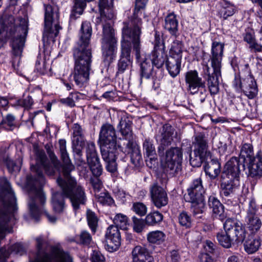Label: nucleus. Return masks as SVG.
Here are the masks:
<instances>
[{"label": "nucleus", "mask_w": 262, "mask_h": 262, "mask_svg": "<svg viewBox=\"0 0 262 262\" xmlns=\"http://www.w3.org/2000/svg\"><path fill=\"white\" fill-rule=\"evenodd\" d=\"M169 54L172 59H180V44L179 40H176L173 41Z\"/></svg>", "instance_id": "56"}, {"label": "nucleus", "mask_w": 262, "mask_h": 262, "mask_svg": "<svg viewBox=\"0 0 262 262\" xmlns=\"http://www.w3.org/2000/svg\"><path fill=\"white\" fill-rule=\"evenodd\" d=\"M37 252L34 260L30 262H73L72 257L63 250L56 247L52 248L49 253L42 248L41 237L36 238Z\"/></svg>", "instance_id": "7"}, {"label": "nucleus", "mask_w": 262, "mask_h": 262, "mask_svg": "<svg viewBox=\"0 0 262 262\" xmlns=\"http://www.w3.org/2000/svg\"><path fill=\"white\" fill-rule=\"evenodd\" d=\"M44 32L43 36H47V33H52V26L54 25L55 29V36L58 35L59 30L61 27L59 24V13L57 6L50 5H44Z\"/></svg>", "instance_id": "9"}, {"label": "nucleus", "mask_w": 262, "mask_h": 262, "mask_svg": "<svg viewBox=\"0 0 262 262\" xmlns=\"http://www.w3.org/2000/svg\"><path fill=\"white\" fill-rule=\"evenodd\" d=\"M143 149L147 157H150L156 154L155 147L149 139H146L143 144Z\"/></svg>", "instance_id": "59"}, {"label": "nucleus", "mask_w": 262, "mask_h": 262, "mask_svg": "<svg viewBox=\"0 0 262 262\" xmlns=\"http://www.w3.org/2000/svg\"><path fill=\"white\" fill-rule=\"evenodd\" d=\"M260 245L259 239L250 238L244 244L245 251L249 254H252L257 251Z\"/></svg>", "instance_id": "48"}, {"label": "nucleus", "mask_w": 262, "mask_h": 262, "mask_svg": "<svg viewBox=\"0 0 262 262\" xmlns=\"http://www.w3.org/2000/svg\"><path fill=\"white\" fill-rule=\"evenodd\" d=\"M105 257L102 253L98 250H93L91 254L90 260L91 262H105Z\"/></svg>", "instance_id": "64"}, {"label": "nucleus", "mask_w": 262, "mask_h": 262, "mask_svg": "<svg viewBox=\"0 0 262 262\" xmlns=\"http://www.w3.org/2000/svg\"><path fill=\"white\" fill-rule=\"evenodd\" d=\"M116 132L114 126L110 124H103L99 133V140L101 143V151L111 150H120L125 153L123 147L117 144L116 141Z\"/></svg>", "instance_id": "8"}, {"label": "nucleus", "mask_w": 262, "mask_h": 262, "mask_svg": "<svg viewBox=\"0 0 262 262\" xmlns=\"http://www.w3.org/2000/svg\"><path fill=\"white\" fill-rule=\"evenodd\" d=\"M205 190L202 184V179L199 177L194 179L191 184L190 186L187 189V194L184 195H188L191 198L200 196L203 195Z\"/></svg>", "instance_id": "34"}, {"label": "nucleus", "mask_w": 262, "mask_h": 262, "mask_svg": "<svg viewBox=\"0 0 262 262\" xmlns=\"http://www.w3.org/2000/svg\"><path fill=\"white\" fill-rule=\"evenodd\" d=\"M35 70L41 74H45L50 70V64L47 63L45 59L37 57L35 63Z\"/></svg>", "instance_id": "51"}, {"label": "nucleus", "mask_w": 262, "mask_h": 262, "mask_svg": "<svg viewBox=\"0 0 262 262\" xmlns=\"http://www.w3.org/2000/svg\"><path fill=\"white\" fill-rule=\"evenodd\" d=\"M92 31L90 22L82 23L79 39L73 49L74 66L70 76L79 88L86 87L90 80L92 71V52L90 46Z\"/></svg>", "instance_id": "2"}, {"label": "nucleus", "mask_w": 262, "mask_h": 262, "mask_svg": "<svg viewBox=\"0 0 262 262\" xmlns=\"http://www.w3.org/2000/svg\"><path fill=\"white\" fill-rule=\"evenodd\" d=\"M73 137L72 143L73 145L84 146L85 145V138L84 130L82 126L78 123H76L72 127Z\"/></svg>", "instance_id": "35"}, {"label": "nucleus", "mask_w": 262, "mask_h": 262, "mask_svg": "<svg viewBox=\"0 0 262 262\" xmlns=\"http://www.w3.org/2000/svg\"><path fill=\"white\" fill-rule=\"evenodd\" d=\"M165 236L164 232L156 230L149 232L147 235V238L150 243L160 244L164 241Z\"/></svg>", "instance_id": "45"}, {"label": "nucleus", "mask_w": 262, "mask_h": 262, "mask_svg": "<svg viewBox=\"0 0 262 262\" xmlns=\"http://www.w3.org/2000/svg\"><path fill=\"white\" fill-rule=\"evenodd\" d=\"M103 62L109 66L116 59L117 53V43H101Z\"/></svg>", "instance_id": "21"}, {"label": "nucleus", "mask_w": 262, "mask_h": 262, "mask_svg": "<svg viewBox=\"0 0 262 262\" xmlns=\"http://www.w3.org/2000/svg\"><path fill=\"white\" fill-rule=\"evenodd\" d=\"M73 241H75L77 244L88 246L92 243V238L88 231H83L79 235H77L76 239H73Z\"/></svg>", "instance_id": "54"}, {"label": "nucleus", "mask_w": 262, "mask_h": 262, "mask_svg": "<svg viewBox=\"0 0 262 262\" xmlns=\"http://www.w3.org/2000/svg\"><path fill=\"white\" fill-rule=\"evenodd\" d=\"M121 150H111L108 151H101L103 160L106 162V169L107 171L115 173L117 170V165L116 162L117 155Z\"/></svg>", "instance_id": "26"}, {"label": "nucleus", "mask_w": 262, "mask_h": 262, "mask_svg": "<svg viewBox=\"0 0 262 262\" xmlns=\"http://www.w3.org/2000/svg\"><path fill=\"white\" fill-rule=\"evenodd\" d=\"M14 253L16 254H18L19 255H23L25 250L24 248L22 246L21 244L19 243H16L13 245H12L9 249L8 251H7L4 248H2L0 249V258H8L9 256V253Z\"/></svg>", "instance_id": "41"}, {"label": "nucleus", "mask_w": 262, "mask_h": 262, "mask_svg": "<svg viewBox=\"0 0 262 262\" xmlns=\"http://www.w3.org/2000/svg\"><path fill=\"white\" fill-rule=\"evenodd\" d=\"M257 211L258 208L255 201L250 200L247 210L246 221L249 229L253 232L258 230L261 226V222L258 216Z\"/></svg>", "instance_id": "16"}, {"label": "nucleus", "mask_w": 262, "mask_h": 262, "mask_svg": "<svg viewBox=\"0 0 262 262\" xmlns=\"http://www.w3.org/2000/svg\"><path fill=\"white\" fill-rule=\"evenodd\" d=\"M208 205L212 210V215L220 220L223 221L226 218L225 213L224 207L220 201L214 195H210L208 198Z\"/></svg>", "instance_id": "23"}, {"label": "nucleus", "mask_w": 262, "mask_h": 262, "mask_svg": "<svg viewBox=\"0 0 262 262\" xmlns=\"http://www.w3.org/2000/svg\"><path fill=\"white\" fill-rule=\"evenodd\" d=\"M208 205L212 210V215L220 220L223 221L226 218L225 213L224 207L220 201L214 195H210L208 198Z\"/></svg>", "instance_id": "25"}, {"label": "nucleus", "mask_w": 262, "mask_h": 262, "mask_svg": "<svg viewBox=\"0 0 262 262\" xmlns=\"http://www.w3.org/2000/svg\"><path fill=\"white\" fill-rule=\"evenodd\" d=\"M140 21H137L135 27L129 26V23H123L122 39L121 40V53L117 67V73H123L128 67L132 65L130 57L132 46L135 53L137 61L141 58V35L142 29L140 28Z\"/></svg>", "instance_id": "4"}, {"label": "nucleus", "mask_w": 262, "mask_h": 262, "mask_svg": "<svg viewBox=\"0 0 262 262\" xmlns=\"http://www.w3.org/2000/svg\"><path fill=\"white\" fill-rule=\"evenodd\" d=\"M16 219V214L6 212L0 209V233L10 232L8 223Z\"/></svg>", "instance_id": "37"}, {"label": "nucleus", "mask_w": 262, "mask_h": 262, "mask_svg": "<svg viewBox=\"0 0 262 262\" xmlns=\"http://www.w3.org/2000/svg\"><path fill=\"white\" fill-rule=\"evenodd\" d=\"M193 152H201L210 156V152L208 150V140L205 134L199 132L195 134L194 140L192 142Z\"/></svg>", "instance_id": "22"}, {"label": "nucleus", "mask_w": 262, "mask_h": 262, "mask_svg": "<svg viewBox=\"0 0 262 262\" xmlns=\"http://www.w3.org/2000/svg\"><path fill=\"white\" fill-rule=\"evenodd\" d=\"M203 250L204 252L213 254L216 249V246L212 242L206 240L203 243Z\"/></svg>", "instance_id": "63"}, {"label": "nucleus", "mask_w": 262, "mask_h": 262, "mask_svg": "<svg viewBox=\"0 0 262 262\" xmlns=\"http://www.w3.org/2000/svg\"><path fill=\"white\" fill-rule=\"evenodd\" d=\"M114 225L118 229L126 230L129 225L128 219L127 216L122 213H117L113 219Z\"/></svg>", "instance_id": "47"}, {"label": "nucleus", "mask_w": 262, "mask_h": 262, "mask_svg": "<svg viewBox=\"0 0 262 262\" xmlns=\"http://www.w3.org/2000/svg\"><path fill=\"white\" fill-rule=\"evenodd\" d=\"M132 220L133 222L134 231L138 233H141L145 227V223L143 220L138 219L135 216H134L132 217Z\"/></svg>", "instance_id": "58"}, {"label": "nucleus", "mask_w": 262, "mask_h": 262, "mask_svg": "<svg viewBox=\"0 0 262 262\" xmlns=\"http://www.w3.org/2000/svg\"><path fill=\"white\" fill-rule=\"evenodd\" d=\"M132 210L140 216H144L147 212V207L143 203L136 202L133 203Z\"/></svg>", "instance_id": "57"}, {"label": "nucleus", "mask_w": 262, "mask_h": 262, "mask_svg": "<svg viewBox=\"0 0 262 262\" xmlns=\"http://www.w3.org/2000/svg\"><path fill=\"white\" fill-rule=\"evenodd\" d=\"M209 155L202 154L201 152L196 153L194 152V156H190V164L193 167H200L206 159L209 157Z\"/></svg>", "instance_id": "50"}, {"label": "nucleus", "mask_w": 262, "mask_h": 262, "mask_svg": "<svg viewBox=\"0 0 262 262\" xmlns=\"http://www.w3.org/2000/svg\"><path fill=\"white\" fill-rule=\"evenodd\" d=\"M60 155L63 162L62 170L64 177L63 180H68L69 178L72 177L70 173L75 169V166L72 164L67 151L61 152Z\"/></svg>", "instance_id": "36"}, {"label": "nucleus", "mask_w": 262, "mask_h": 262, "mask_svg": "<svg viewBox=\"0 0 262 262\" xmlns=\"http://www.w3.org/2000/svg\"><path fill=\"white\" fill-rule=\"evenodd\" d=\"M186 202L191 203V210L194 215L202 213L205 208V201L203 195L196 197H190L188 195H184Z\"/></svg>", "instance_id": "29"}, {"label": "nucleus", "mask_w": 262, "mask_h": 262, "mask_svg": "<svg viewBox=\"0 0 262 262\" xmlns=\"http://www.w3.org/2000/svg\"><path fill=\"white\" fill-rule=\"evenodd\" d=\"M204 170L211 180L215 179L221 173V164L217 159H212L210 162L206 163Z\"/></svg>", "instance_id": "32"}, {"label": "nucleus", "mask_w": 262, "mask_h": 262, "mask_svg": "<svg viewBox=\"0 0 262 262\" xmlns=\"http://www.w3.org/2000/svg\"><path fill=\"white\" fill-rule=\"evenodd\" d=\"M140 62V77L141 79L143 78L146 79H149L151 76L152 72L153 71V63L151 59H144L142 55L141 54V58L139 61Z\"/></svg>", "instance_id": "33"}, {"label": "nucleus", "mask_w": 262, "mask_h": 262, "mask_svg": "<svg viewBox=\"0 0 262 262\" xmlns=\"http://www.w3.org/2000/svg\"><path fill=\"white\" fill-rule=\"evenodd\" d=\"M49 156L50 162L48 161L44 152H39L37 156L36 164L31 166V171L34 173L35 181L39 186L33 185L29 188L28 193L30 199L28 206L30 213L34 219H37L41 213H44L49 222L55 223L56 221V217L50 215L44 209L46 198L40 187L45 182L42 169L45 170L47 174L52 176L55 170L59 167L60 162L54 153L52 151L49 152Z\"/></svg>", "instance_id": "1"}, {"label": "nucleus", "mask_w": 262, "mask_h": 262, "mask_svg": "<svg viewBox=\"0 0 262 262\" xmlns=\"http://www.w3.org/2000/svg\"><path fill=\"white\" fill-rule=\"evenodd\" d=\"M224 48V44L216 41L213 42L210 56L211 66L221 67Z\"/></svg>", "instance_id": "31"}, {"label": "nucleus", "mask_w": 262, "mask_h": 262, "mask_svg": "<svg viewBox=\"0 0 262 262\" xmlns=\"http://www.w3.org/2000/svg\"><path fill=\"white\" fill-rule=\"evenodd\" d=\"M235 7L231 4L225 2L221 4V7L219 10V13L221 17L224 19L231 16L235 13Z\"/></svg>", "instance_id": "44"}, {"label": "nucleus", "mask_w": 262, "mask_h": 262, "mask_svg": "<svg viewBox=\"0 0 262 262\" xmlns=\"http://www.w3.org/2000/svg\"><path fill=\"white\" fill-rule=\"evenodd\" d=\"M241 167L237 158H231L226 163L221 176V189L223 194L229 196L239 186Z\"/></svg>", "instance_id": "6"}, {"label": "nucleus", "mask_w": 262, "mask_h": 262, "mask_svg": "<svg viewBox=\"0 0 262 262\" xmlns=\"http://www.w3.org/2000/svg\"><path fill=\"white\" fill-rule=\"evenodd\" d=\"M94 177L91 178L90 182L93 186L94 191L98 192L102 187V183L99 179V177L101 175L96 176L93 173Z\"/></svg>", "instance_id": "61"}, {"label": "nucleus", "mask_w": 262, "mask_h": 262, "mask_svg": "<svg viewBox=\"0 0 262 262\" xmlns=\"http://www.w3.org/2000/svg\"><path fill=\"white\" fill-rule=\"evenodd\" d=\"M149 192L151 201L157 208L160 209L167 205L168 198L167 192L157 183L150 186Z\"/></svg>", "instance_id": "15"}, {"label": "nucleus", "mask_w": 262, "mask_h": 262, "mask_svg": "<svg viewBox=\"0 0 262 262\" xmlns=\"http://www.w3.org/2000/svg\"><path fill=\"white\" fill-rule=\"evenodd\" d=\"M154 50L152 53V61L158 68L162 67L165 60V54L163 49V43L157 32L155 34Z\"/></svg>", "instance_id": "17"}, {"label": "nucleus", "mask_w": 262, "mask_h": 262, "mask_svg": "<svg viewBox=\"0 0 262 262\" xmlns=\"http://www.w3.org/2000/svg\"><path fill=\"white\" fill-rule=\"evenodd\" d=\"M132 122L128 117L123 116L121 118L118 128L121 135L125 138L132 133Z\"/></svg>", "instance_id": "43"}, {"label": "nucleus", "mask_w": 262, "mask_h": 262, "mask_svg": "<svg viewBox=\"0 0 262 262\" xmlns=\"http://www.w3.org/2000/svg\"><path fill=\"white\" fill-rule=\"evenodd\" d=\"M208 205L212 210V215L220 220L223 221L226 218L225 213L224 207L220 201L214 195H210L208 198Z\"/></svg>", "instance_id": "24"}, {"label": "nucleus", "mask_w": 262, "mask_h": 262, "mask_svg": "<svg viewBox=\"0 0 262 262\" xmlns=\"http://www.w3.org/2000/svg\"><path fill=\"white\" fill-rule=\"evenodd\" d=\"M86 154L87 162L92 173L96 176L102 174V166L100 164L94 142H90L86 143Z\"/></svg>", "instance_id": "13"}, {"label": "nucleus", "mask_w": 262, "mask_h": 262, "mask_svg": "<svg viewBox=\"0 0 262 262\" xmlns=\"http://www.w3.org/2000/svg\"><path fill=\"white\" fill-rule=\"evenodd\" d=\"M172 62L168 60L167 62V69L169 74L173 77H176L180 72V59H174Z\"/></svg>", "instance_id": "52"}, {"label": "nucleus", "mask_w": 262, "mask_h": 262, "mask_svg": "<svg viewBox=\"0 0 262 262\" xmlns=\"http://www.w3.org/2000/svg\"><path fill=\"white\" fill-rule=\"evenodd\" d=\"M239 161L241 170H245V163L255 158L254 155L253 147L250 143H244L242 145L239 158L236 157Z\"/></svg>", "instance_id": "28"}, {"label": "nucleus", "mask_w": 262, "mask_h": 262, "mask_svg": "<svg viewBox=\"0 0 262 262\" xmlns=\"http://www.w3.org/2000/svg\"><path fill=\"white\" fill-rule=\"evenodd\" d=\"M240 84L242 90L248 98L252 99L256 96L258 89L253 77L249 76L243 79Z\"/></svg>", "instance_id": "27"}, {"label": "nucleus", "mask_w": 262, "mask_h": 262, "mask_svg": "<svg viewBox=\"0 0 262 262\" xmlns=\"http://www.w3.org/2000/svg\"><path fill=\"white\" fill-rule=\"evenodd\" d=\"M105 249L112 252L117 250L121 245V237L119 230L113 225L108 227L105 234Z\"/></svg>", "instance_id": "14"}, {"label": "nucleus", "mask_w": 262, "mask_h": 262, "mask_svg": "<svg viewBox=\"0 0 262 262\" xmlns=\"http://www.w3.org/2000/svg\"><path fill=\"white\" fill-rule=\"evenodd\" d=\"M56 182L61 192H56L52 194V205L56 212L60 213L63 211L65 207L64 198L70 200L75 211L78 210L80 205L85 204L86 201L85 189L77 183L74 177L63 180L59 177Z\"/></svg>", "instance_id": "3"}, {"label": "nucleus", "mask_w": 262, "mask_h": 262, "mask_svg": "<svg viewBox=\"0 0 262 262\" xmlns=\"http://www.w3.org/2000/svg\"><path fill=\"white\" fill-rule=\"evenodd\" d=\"M3 125L8 126L11 129L15 127L16 125L15 117L11 114H8L4 117Z\"/></svg>", "instance_id": "62"}, {"label": "nucleus", "mask_w": 262, "mask_h": 262, "mask_svg": "<svg viewBox=\"0 0 262 262\" xmlns=\"http://www.w3.org/2000/svg\"><path fill=\"white\" fill-rule=\"evenodd\" d=\"M212 70L207 65L204 66V78L207 82L211 95L216 94L219 91V78L221 77V67L211 66Z\"/></svg>", "instance_id": "11"}, {"label": "nucleus", "mask_w": 262, "mask_h": 262, "mask_svg": "<svg viewBox=\"0 0 262 262\" xmlns=\"http://www.w3.org/2000/svg\"><path fill=\"white\" fill-rule=\"evenodd\" d=\"M148 0H136L135 6L133 15L128 18L127 21L125 22L129 23V26L135 27L137 21H140L141 25L140 28L142 29V21L139 17L141 15V10L145 9Z\"/></svg>", "instance_id": "30"}, {"label": "nucleus", "mask_w": 262, "mask_h": 262, "mask_svg": "<svg viewBox=\"0 0 262 262\" xmlns=\"http://www.w3.org/2000/svg\"><path fill=\"white\" fill-rule=\"evenodd\" d=\"M98 202L103 205L111 206L115 204V201L110 194L107 192H101L99 194H95Z\"/></svg>", "instance_id": "53"}, {"label": "nucleus", "mask_w": 262, "mask_h": 262, "mask_svg": "<svg viewBox=\"0 0 262 262\" xmlns=\"http://www.w3.org/2000/svg\"><path fill=\"white\" fill-rule=\"evenodd\" d=\"M178 21L176 19V15L173 13L168 14L165 19L164 28L167 30L170 33L176 36L178 29Z\"/></svg>", "instance_id": "40"}, {"label": "nucleus", "mask_w": 262, "mask_h": 262, "mask_svg": "<svg viewBox=\"0 0 262 262\" xmlns=\"http://www.w3.org/2000/svg\"><path fill=\"white\" fill-rule=\"evenodd\" d=\"M172 128L171 125L165 124L163 126L161 131V146L159 149L162 148L164 149V147L169 145L172 140Z\"/></svg>", "instance_id": "39"}, {"label": "nucleus", "mask_w": 262, "mask_h": 262, "mask_svg": "<svg viewBox=\"0 0 262 262\" xmlns=\"http://www.w3.org/2000/svg\"><path fill=\"white\" fill-rule=\"evenodd\" d=\"M180 149L178 147H172L166 151L165 165V168L173 170L174 172L179 171L180 166Z\"/></svg>", "instance_id": "19"}, {"label": "nucleus", "mask_w": 262, "mask_h": 262, "mask_svg": "<svg viewBox=\"0 0 262 262\" xmlns=\"http://www.w3.org/2000/svg\"><path fill=\"white\" fill-rule=\"evenodd\" d=\"M28 26L29 20L26 15L16 19L10 16L0 22V49L3 47L7 38H11L13 54L15 56H20L25 46Z\"/></svg>", "instance_id": "5"}, {"label": "nucleus", "mask_w": 262, "mask_h": 262, "mask_svg": "<svg viewBox=\"0 0 262 262\" xmlns=\"http://www.w3.org/2000/svg\"><path fill=\"white\" fill-rule=\"evenodd\" d=\"M247 165L249 175L252 177H261L262 176V151H258L252 160L245 163Z\"/></svg>", "instance_id": "20"}, {"label": "nucleus", "mask_w": 262, "mask_h": 262, "mask_svg": "<svg viewBox=\"0 0 262 262\" xmlns=\"http://www.w3.org/2000/svg\"><path fill=\"white\" fill-rule=\"evenodd\" d=\"M87 221L89 227L95 233L98 225V218L95 213L90 210L87 211Z\"/></svg>", "instance_id": "55"}, {"label": "nucleus", "mask_w": 262, "mask_h": 262, "mask_svg": "<svg viewBox=\"0 0 262 262\" xmlns=\"http://www.w3.org/2000/svg\"><path fill=\"white\" fill-rule=\"evenodd\" d=\"M224 228L236 243L243 242L244 241L246 232L245 227L240 222L236 220L228 219L224 224Z\"/></svg>", "instance_id": "12"}, {"label": "nucleus", "mask_w": 262, "mask_h": 262, "mask_svg": "<svg viewBox=\"0 0 262 262\" xmlns=\"http://www.w3.org/2000/svg\"><path fill=\"white\" fill-rule=\"evenodd\" d=\"M34 103V101L30 96L19 99L17 101V104L26 109H30Z\"/></svg>", "instance_id": "60"}, {"label": "nucleus", "mask_w": 262, "mask_h": 262, "mask_svg": "<svg viewBox=\"0 0 262 262\" xmlns=\"http://www.w3.org/2000/svg\"><path fill=\"white\" fill-rule=\"evenodd\" d=\"M101 43H117L115 30L110 23H106L103 26Z\"/></svg>", "instance_id": "38"}, {"label": "nucleus", "mask_w": 262, "mask_h": 262, "mask_svg": "<svg viewBox=\"0 0 262 262\" xmlns=\"http://www.w3.org/2000/svg\"><path fill=\"white\" fill-rule=\"evenodd\" d=\"M216 238L221 246L226 248H229L231 246V235L225 231V232H219L216 235Z\"/></svg>", "instance_id": "49"}, {"label": "nucleus", "mask_w": 262, "mask_h": 262, "mask_svg": "<svg viewBox=\"0 0 262 262\" xmlns=\"http://www.w3.org/2000/svg\"><path fill=\"white\" fill-rule=\"evenodd\" d=\"M132 259L146 258L147 262H154L153 257L150 255L146 248L141 246H137L132 252Z\"/></svg>", "instance_id": "42"}, {"label": "nucleus", "mask_w": 262, "mask_h": 262, "mask_svg": "<svg viewBox=\"0 0 262 262\" xmlns=\"http://www.w3.org/2000/svg\"><path fill=\"white\" fill-rule=\"evenodd\" d=\"M185 80L188 84V90L191 94L197 93L200 88H205V82L199 76L196 70H191L186 73Z\"/></svg>", "instance_id": "18"}, {"label": "nucleus", "mask_w": 262, "mask_h": 262, "mask_svg": "<svg viewBox=\"0 0 262 262\" xmlns=\"http://www.w3.org/2000/svg\"><path fill=\"white\" fill-rule=\"evenodd\" d=\"M0 186L7 193L3 201V208H0V209L6 212L15 214L17 209L16 205V198L9 182L6 178H0Z\"/></svg>", "instance_id": "10"}, {"label": "nucleus", "mask_w": 262, "mask_h": 262, "mask_svg": "<svg viewBox=\"0 0 262 262\" xmlns=\"http://www.w3.org/2000/svg\"><path fill=\"white\" fill-rule=\"evenodd\" d=\"M163 219V215L159 211H154L148 214L145 219V223L148 226H155L160 223Z\"/></svg>", "instance_id": "46"}]
</instances>
